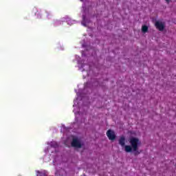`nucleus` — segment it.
<instances>
[{"mask_svg": "<svg viewBox=\"0 0 176 176\" xmlns=\"http://www.w3.org/2000/svg\"><path fill=\"white\" fill-rule=\"evenodd\" d=\"M165 1H166V3H170V1L171 0H165Z\"/></svg>", "mask_w": 176, "mask_h": 176, "instance_id": "obj_9", "label": "nucleus"}, {"mask_svg": "<svg viewBox=\"0 0 176 176\" xmlns=\"http://www.w3.org/2000/svg\"><path fill=\"white\" fill-rule=\"evenodd\" d=\"M142 32L145 34V32H148V26L146 25H143L142 27Z\"/></svg>", "mask_w": 176, "mask_h": 176, "instance_id": "obj_8", "label": "nucleus"}, {"mask_svg": "<svg viewBox=\"0 0 176 176\" xmlns=\"http://www.w3.org/2000/svg\"><path fill=\"white\" fill-rule=\"evenodd\" d=\"M72 146H74V148H82V146H83V143H82V141H80V139L78 138H74L72 142Z\"/></svg>", "mask_w": 176, "mask_h": 176, "instance_id": "obj_2", "label": "nucleus"}, {"mask_svg": "<svg viewBox=\"0 0 176 176\" xmlns=\"http://www.w3.org/2000/svg\"><path fill=\"white\" fill-rule=\"evenodd\" d=\"M50 146L51 148H58V144L57 143V142H51L50 144Z\"/></svg>", "mask_w": 176, "mask_h": 176, "instance_id": "obj_7", "label": "nucleus"}, {"mask_svg": "<svg viewBox=\"0 0 176 176\" xmlns=\"http://www.w3.org/2000/svg\"><path fill=\"white\" fill-rule=\"evenodd\" d=\"M107 135L111 141H113L116 138V135H115V131L109 129L107 132Z\"/></svg>", "mask_w": 176, "mask_h": 176, "instance_id": "obj_3", "label": "nucleus"}, {"mask_svg": "<svg viewBox=\"0 0 176 176\" xmlns=\"http://www.w3.org/2000/svg\"><path fill=\"white\" fill-rule=\"evenodd\" d=\"M119 144L120 145H121V146L124 147L126 146L125 144H126V138H124V136H121L119 140Z\"/></svg>", "mask_w": 176, "mask_h": 176, "instance_id": "obj_6", "label": "nucleus"}, {"mask_svg": "<svg viewBox=\"0 0 176 176\" xmlns=\"http://www.w3.org/2000/svg\"><path fill=\"white\" fill-rule=\"evenodd\" d=\"M155 25L156 28L159 30V31H163V30H164L165 24L162 21H156Z\"/></svg>", "mask_w": 176, "mask_h": 176, "instance_id": "obj_4", "label": "nucleus"}, {"mask_svg": "<svg viewBox=\"0 0 176 176\" xmlns=\"http://www.w3.org/2000/svg\"><path fill=\"white\" fill-rule=\"evenodd\" d=\"M55 174L57 176H63V175H65V174H67V171H65V169H64V168H60L58 170H56Z\"/></svg>", "mask_w": 176, "mask_h": 176, "instance_id": "obj_5", "label": "nucleus"}, {"mask_svg": "<svg viewBox=\"0 0 176 176\" xmlns=\"http://www.w3.org/2000/svg\"><path fill=\"white\" fill-rule=\"evenodd\" d=\"M129 142L130 145L124 146V151L126 153H130L131 152H137L138 151V146L141 145V140L138 138L131 137L129 139Z\"/></svg>", "mask_w": 176, "mask_h": 176, "instance_id": "obj_1", "label": "nucleus"}]
</instances>
